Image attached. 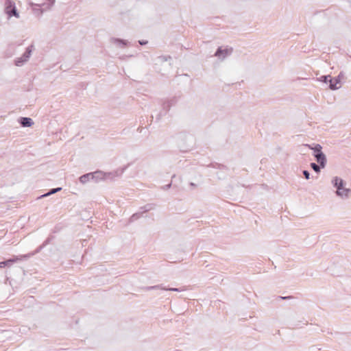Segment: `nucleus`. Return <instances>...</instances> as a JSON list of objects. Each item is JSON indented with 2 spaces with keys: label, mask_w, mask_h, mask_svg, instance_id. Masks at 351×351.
<instances>
[{
  "label": "nucleus",
  "mask_w": 351,
  "mask_h": 351,
  "mask_svg": "<svg viewBox=\"0 0 351 351\" xmlns=\"http://www.w3.org/2000/svg\"><path fill=\"white\" fill-rule=\"evenodd\" d=\"M48 3H44L43 4H38L37 6H46V9L51 10L53 7V4L55 3L56 0H47Z\"/></svg>",
  "instance_id": "12"
},
{
  "label": "nucleus",
  "mask_w": 351,
  "mask_h": 351,
  "mask_svg": "<svg viewBox=\"0 0 351 351\" xmlns=\"http://www.w3.org/2000/svg\"><path fill=\"white\" fill-rule=\"evenodd\" d=\"M34 48V46L32 45H29L28 47L26 48V50L25 53L23 54V60L27 62L28 59L29 58L31 53L32 52V49Z\"/></svg>",
  "instance_id": "8"
},
{
  "label": "nucleus",
  "mask_w": 351,
  "mask_h": 351,
  "mask_svg": "<svg viewBox=\"0 0 351 351\" xmlns=\"http://www.w3.org/2000/svg\"><path fill=\"white\" fill-rule=\"evenodd\" d=\"M335 185L337 187V193L339 195H348V191L343 189V180L341 179L336 178L335 179Z\"/></svg>",
  "instance_id": "3"
},
{
  "label": "nucleus",
  "mask_w": 351,
  "mask_h": 351,
  "mask_svg": "<svg viewBox=\"0 0 351 351\" xmlns=\"http://www.w3.org/2000/svg\"><path fill=\"white\" fill-rule=\"evenodd\" d=\"M39 8H33V11H34V13L36 15H41L44 11L45 10H48L47 9H46V6H38Z\"/></svg>",
  "instance_id": "11"
},
{
  "label": "nucleus",
  "mask_w": 351,
  "mask_h": 351,
  "mask_svg": "<svg viewBox=\"0 0 351 351\" xmlns=\"http://www.w3.org/2000/svg\"><path fill=\"white\" fill-rule=\"evenodd\" d=\"M112 41L113 43L117 45L120 47H124L128 44L127 40L121 38H112Z\"/></svg>",
  "instance_id": "9"
},
{
  "label": "nucleus",
  "mask_w": 351,
  "mask_h": 351,
  "mask_svg": "<svg viewBox=\"0 0 351 351\" xmlns=\"http://www.w3.org/2000/svg\"><path fill=\"white\" fill-rule=\"evenodd\" d=\"M90 176V174H86V175L81 176L80 178V182L82 183L86 182V181L89 178Z\"/></svg>",
  "instance_id": "16"
},
{
  "label": "nucleus",
  "mask_w": 351,
  "mask_h": 351,
  "mask_svg": "<svg viewBox=\"0 0 351 351\" xmlns=\"http://www.w3.org/2000/svg\"><path fill=\"white\" fill-rule=\"evenodd\" d=\"M315 157L317 159V162L320 164V166L324 168L326 162L325 155L322 152L314 154Z\"/></svg>",
  "instance_id": "7"
},
{
  "label": "nucleus",
  "mask_w": 351,
  "mask_h": 351,
  "mask_svg": "<svg viewBox=\"0 0 351 351\" xmlns=\"http://www.w3.org/2000/svg\"><path fill=\"white\" fill-rule=\"evenodd\" d=\"M19 123L23 127H30L34 124L33 120L29 117H21Z\"/></svg>",
  "instance_id": "6"
},
{
  "label": "nucleus",
  "mask_w": 351,
  "mask_h": 351,
  "mask_svg": "<svg viewBox=\"0 0 351 351\" xmlns=\"http://www.w3.org/2000/svg\"><path fill=\"white\" fill-rule=\"evenodd\" d=\"M343 75L342 73H340L339 75L335 77V79H332V77L330 78L329 80V88L331 90H337L340 88V86H337V84H339L341 82V77Z\"/></svg>",
  "instance_id": "4"
},
{
  "label": "nucleus",
  "mask_w": 351,
  "mask_h": 351,
  "mask_svg": "<svg viewBox=\"0 0 351 351\" xmlns=\"http://www.w3.org/2000/svg\"><path fill=\"white\" fill-rule=\"evenodd\" d=\"M5 12L8 14L9 18L12 16L19 18V14L16 10L15 3L11 0H5Z\"/></svg>",
  "instance_id": "1"
},
{
  "label": "nucleus",
  "mask_w": 351,
  "mask_h": 351,
  "mask_svg": "<svg viewBox=\"0 0 351 351\" xmlns=\"http://www.w3.org/2000/svg\"><path fill=\"white\" fill-rule=\"evenodd\" d=\"M25 62L23 58L21 57L15 60V64L16 66H21Z\"/></svg>",
  "instance_id": "15"
},
{
  "label": "nucleus",
  "mask_w": 351,
  "mask_h": 351,
  "mask_svg": "<svg viewBox=\"0 0 351 351\" xmlns=\"http://www.w3.org/2000/svg\"><path fill=\"white\" fill-rule=\"evenodd\" d=\"M163 59H164L165 60H167V58H165V57L163 58Z\"/></svg>",
  "instance_id": "21"
},
{
  "label": "nucleus",
  "mask_w": 351,
  "mask_h": 351,
  "mask_svg": "<svg viewBox=\"0 0 351 351\" xmlns=\"http://www.w3.org/2000/svg\"><path fill=\"white\" fill-rule=\"evenodd\" d=\"M309 147L314 150V154L322 152V146L320 145H316L314 147Z\"/></svg>",
  "instance_id": "14"
},
{
  "label": "nucleus",
  "mask_w": 351,
  "mask_h": 351,
  "mask_svg": "<svg viewBox=\"0 0 351 351\" xmlns=\"http://www.w3.org/2000/svg\"><path fill=\"white\" fill-rule=\"evenodd\" d=\"M311 166L316 172L319 171V167L315 163H311Z\"/></svg>",
  "instance_id": "17"
},
{
  "label": "nucleus",
  "mask_w": 351,
  "mask_h": 351,
  "mask_svg": "<svg viewBox=\"0 0 351 351\" xmlns=\"http://www.w3.org/2000/svg\"><path fill=\"white\" fill-rule=\"evenodd\" d=\"M174 104V101L173 100H170V101H165L163 104H162V110L163 111H165L164 112H160L157 117H156V119H160L161 118L162 116H163L164 114H165L171 108V107Z\"/></svg>",
  "instance_id": "5"
},
{
  "label": "nucleus",
  "mask_w": 351,
  "mask_h": 351,
  "mask_svg": "<svg viewBox=\"0 0 351 351\" xmlns=\"http://www.w3.org/2000/svg\"><path fill=\"white\" fill-rule=\"evenodd\" d=\"M303 173L306 179L309 178L310 174L307 171H304Z\"/></svg>",
  "instance_id": "19"
},
{
  "label": "nucleus",
  "mask_w": 351,
  "mask_h": 351,
  "mask_svg": "<svg viewBox=\"0 0 351 351\" xmlns=\"http://www.w3.org/2000/svg\"><path fill=\"white\" fill-rule=\"evenodd\" d=\"M17 260H19V258H16L14 259H9L5 261L0 262V268L5 267L6 266H10L11 263H14Z\"/></svg>",
  "instance_id": "10"
},
{
  "label": "nucleus",
  "mask_w": 351,
  "mask_h": 351,
  "mask_svg": "<svg viewBox=\"0 0 351 351\" xmlns=\"http://www.w3.org/2000/svg\"><path fill=\"white\" fill-rule=\"evenodd\" d=\"M232 52V48H230V49H228V48H226V49H222L221 47H219L215 53V56L217 57L219 59L223 60H224L227 56H230Z\"/></svg>",
  "instance_id": "2"
},
{
  "label": "nucleus",
  "mask_w": 351,
  "mask_h": 351,
  "mask_svg": "<svg viewBox=\"0 0 351 351\" xmlns=\"http://www.w3.org/2000/svg\"><path fill=\"white\" fill-rule=\"evenodd\" d=\"M148 42L147 40H138V43L141 45H145Z\"/></svg>",
  "instance_id": "20"
},
{
  "label": "nucleus",
  "mask_w": 351,
  "mask_h": 351,
  "mask_svg": "<svg viewBox=\"0 0 351 351\" xmlns=\"http://www.w3.org/2000/svg\"><path fill=\"white\" fill-rule=\"evenodd\" d=\"M330 78H331V76L330 75H322L319 78V81L322 82L325 84H327L328 82H329Z\"/></svg>",
  "instance_id": "13"
},
{
  "label": "nucleus",
  "mask_w": 351,
  "mask_h": 351,
  "mask_svg": "<svg viewBox=\"0 0 351 351\" xmlns=\"http://www.w3.org/2000/svg\"><path fill=\"white\" fill-rule=\"evenodd\" d=\"M61 189L60 188H57V189H53L50 193H47L46 195H48L49 194H52V193H54L58 191H60Z\"/></svg>",
  "instance_id": "18"
}]
</instances>
